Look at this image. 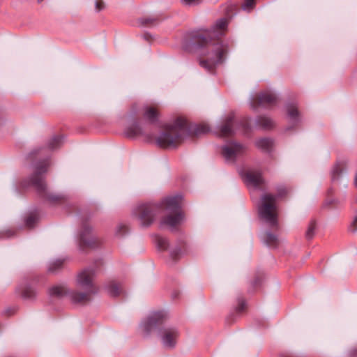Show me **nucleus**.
I'll use <instances>...</instances> for the list:
<instances>
[{
	"instance_id": "3",
	"label": "nucleus",
	"mask_w": 357,
	"mask_h": 357,
	"mask_svg": "<svg viewBox=\"0 0 357 357\" xmlns=\"http://www.w3.org/2000/svg\"><path fill=\"white\" fill-rule=\"evenodd\" d=\"M93 272L86 270L78 274L77 278V286L86 290L85 293L75 292L72 294V300L75 303H84L89 299V296L93 291L92 280Z\"/></svg>"
},
{
	"instance_id": "4",
	"label": "nucleus",
	"mask_w": 357,
	"mask_h": 357,
	"mask_svg": "<svg viewBox=\"0 0 357 357\" xmlns=\"http://www.w3.org/2000/svg\"><path fill=\"white\" fill-rule=\"evenodd\" d=\"M208 48L211 52L208 53L206 60L200 61V65L211 70L223 61L227 53V47L222 43H215L208 45Z\"/></svg>"
},
{
	"instance_id": "5",
	"label": "nucleus",
	"mask_w": 357,
	"mask_h": 357,
	"mask_svg": "<svg viewBox=\"0 0 357 357\" xmlns=\"http://www.w3.org/2000/svg\"><path fill=\"white\" fill-rule=\"evenodd\" d=\"M182 132V128H170L158 137L157 143L162 148H174L181 142Z\"/></svg>"
},
{
	"instance_id": "28",
	"label": "nucleus",
	"mask_w": 357,
	"mask_h": 357,
	"mask_svg": "<svg viewBox=\"0 0 357 357\" xmlns=\"http://www.w3.org/2000/svg\"><path fill=\"white\" fill-rule=\"evenodd\" d=\"M96 7L97 10L100 11L104 8V3L102 1H97L96 3Z\"/></svg>"
},
{
	"instance_id": "20",
	"label": "nucleus",
	"mask_w": 357,
	"mask_h": 357,
	"mask_svg": "<svg viewBox=\"0 0 357 357\" xmlns=\"http://www.w3.org/2000/svg\"><path fill=\"white\" fill-rule=\"evenodd\" d=\"M128 135L134 137L140 134L139 129L137 125H134L129 128L127 131Z\"/></svg>"
},
{
	"instance_id": "13",
	"label": "nucleus",
	"mask_w": 357,
	"mask_h": 357,
	"mask_svg": "<svg viewBox=\"0 0 357 357\" xmlns=\"http://www.w3.org/2000/svg\"><path fill=\"white\" fill-rule=\"evenodd\" d=\"M234 116L233 114H230L225 123L224 126H222L220 132L222 136H228L231 135L233 131L231 128V123L233 120Z\"/></svg>"
},
{
	"instance_id": "15",
	"label": "nucleus",
	"mask_w": 357,
	"mask_h": 357,
	"mask_svg": "<svg viewBox=\"0 0 357 357\" xmlns=\"http://www.w3.org/2000/svg\"><path fill=\"white\" fill-rule=\"evenodd\" d=\"M264 241L269 246H275L277 245V237L271 233H266L264 236Z\"/></svg>"
},
{
	"instance_id": "2",
	"label": "nucleus",
	"mask_w": 357,
	"mask_h": 357,
	"mask_svg": "<svg viewBox=\"0 0 357 357\" xmlns=\"http://www.w3.org/2000/svg\"><path fill=\"white\" fill-rule=\"evenodd\" d=\"M181 201V197L177 196L168 197L165 199V204L170 213L162 220L161 224L162 225L174 229L182 222L184 217L178 209Z\"/></svg>"
},
{
	"instance_id": "12",
	"label": "nucleus",
	"mask_w": 357,
	"mask_h": 357,
	"mask_svg": "<svg viewBox=\"0 0 357 357\" xmlns=\"http://www.w3.org/2000/svg\"><path fill=\"white\" fill-rule=\"evenodd\" d=\"M107 293L109 296L115 297L119 296L122 290L120 285L116 282H111L107 287Z\"/></svg>"
},
{
	"instance_id": "24",
	"label": "nucleus",
	"mask_w": 357,
	"mask_h": 357,
	"mask_svg": "<svg viewBox=\"0 0 357 357\" xmlns=\"http://www.w3.org/2000/svg\"><path fill=\"white\" fill-rule=\"evenodd\" d=\"M260 124L265 128H269L272 126L273 122L270 119L264 117L260 120Z\"/></svg>"
},
{
	"instance_id": "32",
	"label": "nucleus",
	"mask_w": 357,
	"mask_h": 357,
	"mask_svg": "<svg viewBox=\"0 0 357 357\" xmlns=\"http://www.w3.org/2000/svg\"><path fill=\"white\" fill-rule=\"evenodd\" d=\"M207 131H208V128H207L206 127H205V128L203 129V130H202V132H207Z\"/></svg>"
},
{
	"instance_id": "7",
	"label": "nucleus",
	"mask_w": 357,
	"mask_h": 357,
	"mask_svg": "<svg viewBox=\"0 0 357 357\" xmlns=\"http://www.w3.org/2000/svg\"><path fill=\"white\" fill-rule=\"evenodd\" d=\"M243 146L236 143H231L222 149V154L227 160H233L236 155L243 151Z\"/></svg>"
},
{
	"instance_id": "26",
	"label": "nucleus",
	"mask_w": 357,
	"mask_h": 357,
	"mask_svg": "<svg viewBox=\"0 0 357 357\" xmlns=\"http://www.w3.org/2000/svg\"><path fill=\"white\" fill-rule=\"evenodd\" d=\"M255 0H245V3L243 5V8L244 10H250L254 6Z\"/></svg>"
},
{
	"instance_id": "31",
	"label": "nucleus",
	"mask_w": 357,
	"mask_h": 357,
	"mask_svg": "<svg viewBox=\"0 0 357 357\" xmlns=\"http://www.w3.org/2000/svg\"><path fill=\"white\" fill-rule=\"evenodd\" d=\"M61 264H62V261L60 260H58V261H55L52 265H55L57 267H59L61 266Z\"/></svg>"
},
{
	"instance_id": "11",
	"label": "nucleus",
	"mask_w": 357,
	"mask_h": 357,
	"mask_svg": "<svg viewBox=\"0 0 357 357\" xmlns=\"http://www.w3.org/2000/svg\"><path fill=\"white\" fill-rule=\"evenodd\" d=\"M276 101V96L269 92L261 93L259 98V102L262 105H272Z\"/></svg>"
},
{
	"instance_id": "21",
	"label": "nucleus",
	"mask_w": 357,
	"mask_h": 357,
	"mask_svg": "<svg viewBox=\"0 0 357 357\" xmlns=\"http://www.w3.org/2000/svg\"><path fill=\"white\" fill-rule=\"evenodd\" d=\"M33 185L40 190H45V183L41 178H36L33 180Z\"/></svg>"
},
{
	"instance_id": "14",
	"label": "nucleus",
	"mask_w": 357,
	"mask_h": 357,
	"mask_svg": "<svg viewBox=\"0 0 357 357\" xmlns=\"http://www.w3.org/2000/svg\"><path fill=\"white\" fill-rule=\"evenodd\" d=\"M273 142L271 139L263 138L257 141L256 145L263 150H268L272 146Z\"/></svg>"
},
{
	"instance_id": "23",
	"label": "nucleus",
	"mask_w": 357,
	"mask_h": 357,
	"mask_svg": "<svg viewBox=\"0 0 357 357\" xmlns=\"http://www.w3.org/2000/svg\"><path fill=\"white\" fill-rule=\"evenodd\" d=\"M35 295L36 291L31 287H27L23 291V296L27 298H31Z\"/></svg>"
},
{
	"instance_id": "16",
	"label": "nucleus",
	"mask_w": 357,
	"mask_h": 357,
	"mask_svg": "<svg viewBox=\"0 0 357 357\" xmlns=\"http://www.w3.org/2000/svg\"><path fill=\"white\" fill-rule=\"evenodd\" d=\"M227 26V20L225 19H220L215 24V31L218 32V34H222V33L226 29Z\"/></svg>"
},
{
	"instance_id": "17",
	"label": "nucleus",
	"mask_w": 357,
	"mask_h": 357,
	"mask_svg": "<svg viewBox=\"0 0 357 357\" xmlns=\"http://www.w3.org/2000/svg\"><path fill=\"white\" fill-rule=\"evenodd\" d=\"M66 293V289L64 287L61 286H56L50 289V294L54 296H62Z\"/></svg>"
},
{
	"instance_id": "22",
	"label": "nucleus",
	"mask_w": 357,
	"mask_h": 357,
	"mask_svg": "<svg viewBox=\"0 0 357 357\" xmlns=\"http://www.w3.org/2000/svg\"><path fill=\"white\" fill-rule=\"evenodd\" d=\"M157 244L160 249L165 250L167 248L168 243L167 241L162 237L157 238Z\"/></svg>"
},
{
	"instance_id": "19",
	"label": "nucleus",
	"mask_w": 357,
	"mask_h": 357,
	"mask_svg": "<svg viewBox=\"0 0 357 357\" xmlns=\"http://www.w3.org/2000/svg\"><path fill=\"white\" fill-rule=\"evenodd\" d=\"M162 318V314L160 313H155L151 317L149 318V324L153 325L159 322L160 319Z\"/></svg>"
},
{
	"instance_id": "30",
	"label": "nucleus",
	"mask_w": 357,
	"mask_h": 357,
	"mask_svg": "<svg viewBox=\"0 0 357 357\" xmlns=\"http://www.w3.org/2000/svg\"><path fill=\"white\" fill-rule=\"evenodd\" d=\"M59 142H60V139H59V138H54V139H52V144H51V146H52V148H54V147H55V146L53 144V143H54V144H59Z\"/></svg>"
},
{
	"instance_id": "8",
	"label": "nucleus",
	"mask_w": 357,
	"mask_h": 357,
	"mask_svg": "<svg viewBox=\"0 0 357 357\" xmlns=\"http://www.w3.org/2000/svg\"><path fill=\"white\" fill-rule=\"evenodd\" d=\"M178 333L174 328L166 329L162 337V342L164 347L172 348L174 347L176 342Z\"/></svg>"
},
{
	"instance_id": "27",
	"label": "nucleus",
	"mask_w": 357,
	"mask_h": 357,
	"mask_svg": "<svg viewBox=\"0 0 357 357\" xmlns=\"http://www.w3.org/2000/svg\"><path fill=\"white\" fill-rule=\"evenodd\" d=\"M288 113L290 117L294 118L297 115L298 112L296 108L292 107L289 109Z\"/></svg>"
},
{
	"instance_id": "33",
	"label": "nucleus",
	"mask_w": 357,
	"mask_h": 357,
	"mask_svg": "<svg viewBox=\"0 0 357 357\" xmlns=\"http://www.w3.org/2000/svg\"><path fill=\"white\" fill-rule=\"evenodd\" d=\"M50 269L51 271H53V270H54V268H53L52 266H50Z\"/></svg>"
},
{
	"instance_id": "6",
	"label": "nucleus",
	"mask_w": 357,
	"mask_h": 357,
	"mask_svg": "<svg viewBox=\"0 0 357 357\" xmlns=\"http://www.w3.org/2000/svg\"><path fill=\"white\" fill-rule=\"evenodd\" d=\"M138 215L141 223L144 225H150L153 220V206L144 204L138 207Z\"/></svg>"
},
{
	"instance_id": "9",
	"label": "nucleus",
	"mask_w": 357,
	"mask_h": 357,
	"mask_svg": "<svg viewBox=\"0 0 357 357\" xmlns=\"http://www.w3.org/2000/svg\"><path fill=\"white\" fill-rule=\"evenodd\" d=\"M245 181L248 185L258 187L264 183V179L259 172H249L246 174Z\"/></svg>"
},
{
	"instance_id": "1",
	"label": "nucleus",
	"mask_w": 357,
	"mask_h": 357,
	"mask_svg": "<svg viewBox=\"0 0 357 357\" xmlns=\"http://www.w3.org/2000/svg\"><path fill=\"white\" fill-rule=\"evenodd\" d=\"M260 218L270 225H275L278 221V210L275 197L271 194L262 196L258 207Z\"/></svg>"
},
{
	"instance_id": "25",
	"label": "nucleus",
	"mask_w": 357,
	"mask_h": 357,
	"mask_svg": "<svg viewBox=\"0 0 357 357\" xmlns=\"http://www.w3.org/2000/svg\"><path fill=\"white\" fill-rule=\"evenodd\" d=\"M185 6H195L200 3L201 0H181Z\"/></svg>"
},
{
	"instance_id": "18",
	"label": "nucleus",
	"mask_w": 357,
	"mask_h": 357,
	"mask_svg": "<svg viewBox=\"0 0 357 357\" xmlns=\"http://www.w3.org/2000/svg\"><path fill=\"white\" fill-rule=\"evenodd\" d=\"M315 227H316V225H315V222H311L307 227V229L306 231V237L309 239L312 238L314 234V231H315Z\"/></svg>"
},
{
	"instance_id": "10",
	"label": "nucleus",
	"mask_w": 357,
	"mask_h": 357,
	"mask_svg": "<svg viewBox=\"0 0 357 357\" xmlns=\"http://www.w3.org/2000/svg\"><path fill=\"white\" fill-rule=\"evenodd\" d=\"M158 109L153 106H148L144 109V116L146 119L154 122L158 116Z\"/></svg>"
},
{
	"instance_id": "29",
	"label": "nucleus",
	"mask_w": 357,
	"mask_h": 357,
	"mask_svg": "<svg viewBox=\"0 0 357 357\" xmlns=\"http://www.w3.org/2000/svg\"><path fill=\"white\" fill-rule=\"evenodd\" d=\"M34 222V218H27L26 220V225L29 226V227H31L33 225V223Z\"/></svg>"
}]
</instances>
